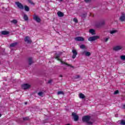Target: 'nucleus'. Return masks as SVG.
I'll return each instance as SVG.
<instances>
[{"mask_svg":"<svg viewBox=\"0 0 125 125\" xmlns=\"http://www.w3.org/2000/svg\"><path fill=\"white\" fill-rule=\"evenodd\" d=\"M61 55V53L59 54H56L55 59L58 60V61H60V62L62 63V64H64L65 65H67V66H70V67H71V68H74V66L62 61V60L59 59V57H60Z\"/></svg>","mask_w":125,"mask_h":125,"instance_id":"nucleus-1","label":"nucleus"},{"mask_svg":"<svg viewBox=\"0 0 125 125\" xmlns=\"http://www.w3.org/2000/svg\"><path fill=\"white\" fill-rule=\"evenodd\" d=\"M85 2H89L91 1V0H84Z\"/></svg>","mask_w":125,"mask_h":125,"instance_id":"nucleus-37","label":"nucleus"},{"mask_svg":"<svg viewBox=\"0 0 125 125\" xmlns=\"http://www.w3.org/2000/svg\"><path fill=\"white\" fill-rule=\"evenodd\" d=\"M80 48H81V49H83V48H85V45L82 44L80 46Z\"/></svg>","mask_w":125,"mask_h":125,"instance_id":"nucleus-28","label":"nucleus"},{"mask_svg":"<svg viewBox=\"0 0 125 125\" xmlns=\"http://www.w3.org/2000/svg\"><path fill=\"white\" fill-rule=\"evenodd\" d=\"M123 107H124V109H125V104H124V105H123Z\"/></svg>","mask_w":125,"mask_h":125,"instance_id":"nucleus-41","label":"nucleus"},{"mask_svg":"<svg viewBox=\"0 0 125 125\" xmlns=\"http://www.w3.org/2000/svg\"><path fill=\"white\" fill-rule=\"evenodd\" d=\"M120 124H121V125H125V120H121Z\"/></svg>","mask_w":125,"mask_h":125,"instance_id":"nucleus-30","label":"nucleus"},{"mask_svg":"<svg viewBox=\"0 0 125 125\" xmlns=\"http://www.w3.org/2000/svg\"><path fill=\"white\" fill-rule=\"evenodd\" d=\"M24 42H27V43H31L32 42V40L30 39V37L29 36H26L24 38Z\"/></svg>","mask_w":125,"mask_h":125,"instance_id":"nucleus-9","label":"nucleus"},{"mask_svg":"<svg viewBox=\"0 0 125 125\" xmlns=\"http://www.w3.org/2000/svg\"><path fill=\"white\" fill-rule=\"evenodd\" d=\"M103 25H105V21H102L100 22V26H103Z\"/></svg>","mask_w":125,"mask_h":125,"instance_id":"nucleus-24","label":"nucleus"},{"mask_svg":"<svg viewBox=\"0 0 125 125\" xmlns=\"http://www.w3.org/2000/svg\"><path fill=\"white\" fill-rule=\"evenodd\" d=\"M108 41H109V38H107L104 39V42H108Z\"/></svg>","mask_w":125,"mask_h":125,"instance_id":"nucleus-36","label":"nucleus"},{"mask_svg":"<svg viewBox=\"0 0 125 125\" xmlns=\"http://www.w3.org/2000/svg\"><path fill=\"white\" fill-rule=\"evenodd\" d=\"M118 32V30H113L110 31V33L111 35H113V34H116V33Z\"/></svg>","mask_w":125,"mask_h":125,"instance_id":"nucleus-22","label":"nucleus"},{"mask_svg":"<svg viewBox=\"0 0 125 125\" xmlns=\"http://www.w3.org/2000/svg\"><path fill=\"white\" fill-rule=\"evenodd\" d=\"M18 21H17V20H13L11 21V23H13V24H17Z\"/></svg>","mask_w":125,"mask_h":125,"instance_id":"nucleus-25","label":"nucleus"},{"mask_svg":"<svg viewBox=\"0 0 125 125\" xmlns=\"http://www.w3.org/2000/svg\"><path fill=\"white\" fill-rule=\"evenodd\" d=\"M23 19L25 20V21H28L29 18H28V16L27 15L24 14L23 16Z\"/></svg>","mask_w":125,"mask_h":125,"instance_id":"nucleus-20","label":"nucleus"},{"mask_svg":"<svg viewBox=\"0 0 125 125\" xmlns=\"http://www.w3.org/2000/svg\"><path fill=\"white\" fill-rule=\"evenodd\" d=\"M59 0V1H62V0Z\"/></svg>","mask_w":125,"mask_h":125,"instance_id":"nucleus-44","label":"nucleus"},{"mask_svg":"<svg viewBox=\"0 0 125 125\" xmlns=\"http://www.w3.org/2000/svg\"><path fill=\"white\" fill-rule=\"evenodd\" d=\"M83 54H84L85 56H90V55H91L90 52H87L86 51H84L83 52Z\"/></svg>","mask_w":125,"mask_h":125,"instance_id":"nucleus-13","label":"nucleus"},{"mask_svg":"<svg viewBox=\"0 0 125 125\" xmlns=\"http://www.w3.org/2000/svg\"><path fill=\"white\" fill-rule=\"evenodd\" d=\"M87 124H88V125H92L93 123L91 122L88 121V122H87Z\"/></svg>","mask_w":125,"mask_h":125,"instance_id":"nucleus-38","label":"nucleus"},{"mask_svg":"<svg viewBox=\"0 0 125 125\" xmlns=\"http://www.w3.org/2000/svg\"><path fill=\"white\" fill-rule=\"evenodd\" d=\"M23 121H28L29 120V117L23 118Z\"/></svg>","mask_w":125,"mask_h":125,"instance_id":"nucleus-31","label":"nucleus"},{"mask_svg":"<svg viewBox=\"0 0 125 125\" xmlns=\"http://www.w3.org/2000/svg\"><path fill=\"white\" fill-rule=\"evenodd\" d=\"M33 19H34V20L36 21V22H37V23H40L41 21V18H40V17H39V16H37V15H34L33 16Z\"/></svg>","mask_w":125,"mask_h":125,"instance_id":"nucleus-7","label":"nucleus"},{"mask_svg":"<svg viewBox=\"0 0 125 125\" xmlns=\"http://www.w3.org/2000/svg\"><path fill=\"white\" fill-rule=\"evenodd\" d=\"M123 48V47L122 46H116L114 47H113V50L115 51H118L119 50H121Z\"/></svg>","mask_w":125,"mask_h":125,"instance_id":"nucleus-11","label":"nucleus"},{"mask_svg":"<svg viewBox=\"0 0 125 125\" xmlns=\"http://www.w3.org/2000/svg\"><path fill=\"white\" fill-rule=\"evenodd\" d=\"M17 42H15L14 43H12L10 45V46L11 47H14V46H16L17 45Z\"/></svg>","mask_w":125,"mask_h":125,"instance_id":"nucleus-18","label":"nucleus"},{"mask_svg":"<svg viewBox=\"0 0 125 125\" xmlns=\"http://www.w3.org/2000/svg\"><path fill=\"white\" fill-rule=\"evenodd\" d=\"M1 34L2 35H3L4 36H6V35H8L9 34V32L8 31L4 30L1 32Z\"/></svg>","mask_w":125,"mask_h":125,"instance_id":"nucleus-15","label":"nucleus"},{"mask_svg":"<svg viewBox=\"0 0 125 125\" xmlns=\"http://www.w3.org/2000/svg\"><path fill=\"white\" fill-rule=\"evenodd\" d=\"M72 53L73 54L72 56V58L73 59H75L77 55H78V52H77L76 50H72Z\"/></svg>","mask_w":125,"mask_h":125,"instance_id":"nucleus-10","label":"nucleus"},{"mask_svg":"<svg viewBox=\"0 0 125 125\" xmlns=\"http://www.w3.org/2000/svg\"><path fill=\"white\" fill-rule=\"evenodd\" d=\"M52 81V80H49L48 82V83H51Z\"/></svg>","mask_w":125,"mask_h":125,"instance_id":"nucleus-39","label":"nucleus"},{"mask_svg":"<svg viewBox=\"0 0 125 125\" xmlns=\"http://www.w3.org/2000/svg\"><path fill=\"white\" fill-rule=\"evenodd\" d=\"M15 4H16V5H17L18 7L20 8V9H21V10L24 9V6L22 4V3L18 1V2H16Z\"/></svg>","mask_w":125,"mask_h":125,"instance_id":"nucleus-6","label":"nucleus"},{"mask_svg":"<svg viewBox=\"0 0 125 125\" xmlns=\"http://www.w3.org/2000/svg\"><path fill=\"white\" fill-rule=\"evenodd\" d=\"M100 37L98 36H92L88 38V40L89 42H94V41H96V40H98Z\"/></svg>","mask_w":125,"mask_h":125,"instance_id":"nucleus-2","label":"nucleus"},{"mask_svg":"<svg viewBox=\"0 0 125 125\" xmlns=\"http://www.w3.org/2000/svg\"><path fill=\"white\" fill-rule=\"evenodd\" d=\"M72 116L75 122H77V121H79V116L77 115V113L73 112L72 114Z\"/></svg>","mask_w":125,"mask_h":125,"instance_id":"nucleus-5","label":"nucleus"},{"mask_svg":"<svg viewBox=\"0 0 125 125\" xmlns=\"http://www.w3.org/2000/svg\"><path fill=\"white\" fill-rule=\"evenodd\" d=\"M24 10H25V11L29 12V11H30V8H29V7H28V6L25 5V6H24Z\"/></svg>","mask_w":125,"mask_h":125,"instance_id":"nucleus-19","label":"nucleus"},{"mask_svg":"<svg viewBox=\"0 0 125 125\" xmlns=\"http://www.w3.org/2000/svg\"><path fill=\"white\" fill-rule=\"evenodd\" d=\"M73 21L75 23H78V19L77 18H74L73 19Z\"/></svg>","mask_w":125,"mask_h":125,"instance_id":"nucleus-32","label":"nucleus"},{"mask_svg":"<svg viewBox=\"0 0 125 125\" xmlns=\"http://www.w3.org/2000/svg\"><path fill=\"white\" fill-rule=\"evenodd\" d=\"M89 32V33H90V34H91V35H95V31L94 30V29H90Z\"/></svg>","mask_w":125,"mask_h":125,"instance_id":"nucleus-21","label":"nucleus"},{"mask_svg":"<svg viewBox=\"0 0 125 125\" xmlns=\"http://www.w3.org/2000/svg\"><path fill=\"white\" fill-rule=\"evenodd\" d=\"M29 87H31V85L27 83H24L21 85V88L22 89H28Z\"/></svg>","mask_w":125,"mask_h":125,"instance_id":"nucleus-4","label":"nucleus"},{"mask_svg":"<svg viewBox=\"0 0 125 125\" xmlns=\"http://www.w3.org/2000/svg\"><path fill=\"white\" fill-rule=\"evenodd\" d=\"M89 120H90V116L88 115L85 116L82 118L83 122H84V123L88 122Z\"/></svg>","mask_w":125,"mask_h":125,"instance_id":"nucleus-3","label":"nucleus"},{"mask_svg":"<svg viewBox=\"0 0 125 125\" xmlns=\"http://www.w3.org/2000/svg\"><path fill=\"white\" fill-rule=\"evenodd\" d=\"M29 65H32L34 62H33V59L32 58H29L28 59Z\"/></svg>","mask_w":125,"mask_h":125,"instance_id":"nucleus-17","label":"nucleus"},{"mask_svg":"<svg viewBox=\"0 0 125 125\" xmlns=\"http://www.w3.org/2000/svg\"><path fill=\"white\" fill-rule=\"evenodd\" d=\"M1 117V114L0 113V118Z\"/></svg>","mask_w":125,"mask_h":125,"instance_id":"nucleus-45","label":"nucleus"},{"mask_svg":"<svg viewBox=\"0 0 125 125\" xmlns=\"http://www.w3.org/2000/svg\"><path fill=\"white\" fill-rule=\"evenodd\" d=\"M118 93H119V90H116V91L114 92V94L116 95V94H118Z\"/></svg>","mask_w":125,"mask_h":125,"instance_id":"nucleus-35","label":"nucleus"},{"mask_svg":"<svg viewBox=\"0 0 125 125\" xmlns=\"http://www.w3.org/2000/svg\"><path fill=\"white\" fill-rule=\"evenodd\" d=\"M62 77H63V76H62V75H60V78H62Z\"/></svg>","mask_w":125,"mask_h":125,"instance_id":"nucleus-40","label":"nucleus"},{"mask_svg":"<svg viewBox=\"0 0 125 125\" xmlns=\"http://www.w3.org/2000/svg\"><path fill=\"white\" fill-rule=\"evenodd\" d=\"M74 40L77 42H83V41H84V38L82 37H76Z\"/></svg>","mask_w":125,"mask_h":125,"instance_id":"nucleus-8","label":"nucleus"},{"mask_svg":"<svg viewBox=\"0 0 125 125\" xmlns=\"http://www.w3.org/2000/svg\"><path fill=\"white\" fill-rule=\"evenodd\" d=\"M60 94L64 95V92L62 91H59V92H58L57 95H60Z\"/></svg>","mask_w":125,"mask_h":125,"instance_id":"nucleus-26","label":"nucleus"},{"mask_svg":"<svg viewBox=\"0 0 125 125\" xmlns=\"http://www.w3.org/2000/svg\"><path fill=\"white\" fill-rule=\"evenodd\" d=\"M81 78V76L80 75H76L75 76L73 77L74 80H78V79H80Z\"/></svg>","mask_w":125,"mask_h":125,"instance_id":"nucleus-23","label":"nucleus"},{"mask_svg":"<svg viewBox=\"0 0 125 125\" xmlns=\"http://www.w3.org/2000/svg\"><path fill=\"white\" fill-rule=\"evenodd\" d=\"M81 17H82L83 18H84V17H86V14H84L82 15L81 16Z\"/></svg>","mask_w":125,"mask_h":125,"instance_id":"nucleus-33","label":"nucleus"},{"mask_svg":"<svg viewBox=\"0 0 125 125\" xmlns=\"http://www.w3.org/2000/svg\"><path fill=\"white\" fill-rule=\"evenodd\" d=\"M120 20L122 22H124L125 21V13H122V16L120 18Z\"/></svg>","mask_w":125,"mask_h":125,"instance_id":"nucleus-12","label":"nucleus"},{"mask_svg":"<svg viewBox=\"0 0 125 125\" xmlns=\"http://www.w3.org/2000/svg\"><path fill=\"white\" fill-rule=\"evenodd\" d=\"M38 95H39V96H43V92H40L38 93Z\"/></svg>","mask_w":125,"mask_h":125,"instance_id":"nucleus-27","label":"nucleus"},{"mask_svg":"<svg viewBox=\"0 0 125 125\" xmlns=\"http://www.w3.org/2000/svg\"><path fill=\"white\" fill-rule=\"evenodd\" d=\"M28 2L29 3H31V4H34V3L33 2V1H32V0H28Z\"/></svg>","mask_w":125,"mask_h":125,"instance_id":"nucleus-34","label":"nucleus"},{"mask_svg":"<svg viewBox=\"0 0 125 125\" xmlns=\"http://www.w3.org/2000/svg\"><path fill=\"white\" fill-rule=\"evenodd\" d=\"M79 96L80 98H81L82 99L85 98V96H84V95L82 93L79 94Z\"/></svg>","mask_w":125,"mask_h":125,"instance_id":"nucleus-16","label":"nucleus"},{"mask_svg":"<svg viewBox=\"0 0 125 125\" xmlns=\"http://www.w3.org/2000/svg\"><path fill=\"white\" fill-rule=\"evenodd\" d=\"M120 57L122 60H125V55H122Z\"/></svg>","mask_w":125,"mask_h":125,"instance_id":"nucleus-29","label":"nucleus"},{"mask_svg":"<svg viewBox=\"0 0 125 125\" xmlns=\"http://www.w3.org/2000/svg\"><path fill=\"white\" fill-rule=\"evenodd\" d=\"M71 125V124H66V125Z\"/></svg>","mask_w":125,"mask_h":125,"instance_id":"nucleus-43","label":"nucleus"},{"mask_svg":"<svg viewBox=\"0 0 125 125\" xmlns=\"http://www.w3.org/2000/svg\"><path fill=\"white\" fill-rule=\"evenodd\" d=\"M27 102H25V105H27Z\"/></svg>","mask_w":125,"mask_h":125,"instance_id":"nucleus-42","label":"nucleus"},{"mask_svg":"<svg viewBox=\"0 0 125 125\" xmlns=\"http://www.w3.org/2000/svg\"><path fill=\"white\" fill-rule=\"evenodd\" d=\"M57 15L59 17H63V16H64V14L60 11L57 12Z\"/></svg>","mask_w":125,"mask_h":125,"instance_id":"nucleus-14","label":"nucleus"}]
</instances>
